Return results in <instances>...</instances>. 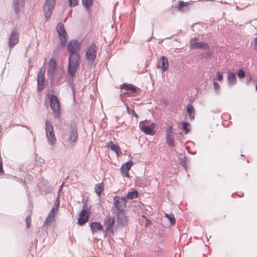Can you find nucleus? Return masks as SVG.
Here are the masks:
<instances>
[{
	"instance_id": "5",
	"label": "nucleus",
	"mask_w": 257,
	"mask_h": 257,
	"mask_svg": "<svg viewBox=\"0 0 257 257\" xmlns=\"http://www.w3.org/2000/svg\"><path fill=\"white\" fill-rule=\"evenodd\" d=\"M57 31L59 34L60 43L62 46H65L68 40V36L64 26L62 23H60L58 24L57 26Z\"/></svg>"
},
{
	"instance_id": "9",
	"label": "nucleus",
	"mask_w": 257,
	"mask_h": 257,
	"mask_svg": "<svg viewBox=\"0 0 257 257\" xmlns=\"http://www.w3.org/2000/svg\"><path fill=\"white\" fill-rule=\"evenodd\" d=\"M190 48L192 49H202L203 50H208L209 49V46L207 43L205 42H197V39L195 38L191 40Z\"/></svg>"
},
{
	"instance_id": "37",
	"label": "nucleus",
	"mask_w": 257,
	"mask_h": 257,
	"mask_svg": "<svg viewBox=\"0 0 257 257\" xmlns=\"http://www.w3.org/2000/svg\"><path fill=\"white\" fill-rule=\"evenodd\" d=\"M189 126V123L184 122L183 123L182 130H183L184 131H185L186 132V133H188L189 131V130L188 129V127Z\"/></svg>"
},
{
	"instance_id": "20",
	"label": "nucleus",
	"mask_w": 257,
	"mask_h": 257,
	"mask_svg": "<svg viewBox=\"0 0 257 257\" xmlns=\"http://www.w3.org/2000/svg\"><path fill=\"white\" fill-rule=\"evenodd\" d=\"M90 229L93 233L98 231H102L103 229L102 225L98 222H93L90 224Z\"/></svg>"
},
{
	"instance_id": "29",
	"label": "nucleus",
	"mask_w": 257,
	"mask_h": 257,
	"mask_svg": "<svg viewBox=\"0 0 257 257\" xmlns=\"http://www.w3.org/2000/svg\"><path fill=\"white\" fill-rule=\"evenodd\" d=\"M138 196V192L137 191H133L128 192L126 195V198L129 199H132L136 198Z\"/></svg>"
},
{
	"instance_id": "36",
	"label": "nucleus",
	"mask_w": 257,
	"mask_h": 257,
	"mask_svg": "<svg viewBox=\"0 0 257 257\" xmlns=\"http://www.w3.org/2000/svg\"><path fill=\"white\" fill-rule=\"evenodd\" d=\"M58 210H57V208H55L54 207H53L52 209L50 210V211L49 213V215H51L52 216L55 217V215L57 212Z\"/></svg>"
},
{
	"instance_id": "42",
	"label": "nucleus",
	"mask_w": 257,
	"mask_h": 257,
	"mask_svg": "<svg viewBox=\"0 0 257 257\" xmlns=\"http://www.w3.org/2000/svg\"><path fill=\"white\" fill-rule=\"evenodd\" d=\"M253 49L254 50H257V37L254 39Z\"/></svg>"
},
{
	"instance_id": "18",
	"label": "nucleus",
	"mask_w": 257,
	"mask_h": 257,
	"mask_svg": "<svg viewBox=\"0 0 257 257\" xmlns=\"http://www.w3.org/2000/svg\"><path fill=\"white\" fill-rule=\"evenodd\" d=\"M157 67L161 68L162 71H165L168 69L169 67V63L167 58L163 56L161 59L158 61L157 64Z\"/></svg>"
},
{
	"instance_id": "3",
	"label": "nucleus",
	"mask_w": 257,
	"mask_h": 257,
	"mask_svg": "<svg viewBox=\"0 0 257 257\" xmlns=\"http://www.w3.org/2000/svg\"><path fill=\"white\" fill-rule=\"evenodd\" d=\"M148 122L149 121L148 120L141 121L139 123V127L145 134L153 136L156 134V131L154 130L156 124L153 122L150 125H148L147 124Z\"/></svg>"
},
{
	"instance_id": "15",
	"label": "nucleus",
	"mask_w": 257,
	"mask_h": 257,
	"mask_svg": "<svg viewBox=\"0 0 257 257\" xmlns=\"http://www.w3.org/2000/svg\"><path fill=\"white\" fill-rule=\"evenodd\" d=\"M89 218V213L86 209L82 210L79 214L78 223L83 225L88 222Z\"/></svg>"
},
{
	"instance_id": "7",
	"label": "nucleus",
	"mask_w": 257,
	"mask_h": 257,
	"mask_svg": "<svg viewBox=\"0 0 257 257\" xmlns=\"http://www.w3.org/2000/svg\"><path fill=\"white\" fill-rule=\"evenodd\" d=\"M97 47L95 44H91L86 51V57L87 61L93 63L97 54Z\"/></svg>"
},
{
	"instance_id": "22",
	"label": "nucleus",
	"mask_w": 257,
	"mask_h": 257,
	"mask_svg": "<svg viewBox=\"0 0 257 257\" xmlns=\"http://www.w3.org/2000/svg\"><path fill=\"white\" fill-rule=\"evenodd\" d=\"M53 9L54 8L52 7L51 6L47 4H45L44 6V13L45 17L47 19H48L51 17Z\"/></svg>"
},
{
	"instance_id": "6",
	"label": "nucleus",
	"mask_w": 257,
	"mask_h": 257,
	"mask_svg": "<svg viewBox=\"0 0 257 257\" xmlns=\"http://www.w3.org/2000/svg\"><path fill=\"white\" fill-rule=\"evenodd\" d=\"M120 89L124 90L123 94H128L130 96H135L140 90L139 88L136 87L132 84H123L120 85Z\"/></svg>"
},
{
	"instance_id": "31",
	"label": "nucleus",
	"mask_w": 257,
	"mask_h": 257,
	"mask_svg": "<svg viewBox=\"0 0 257 257\" xmlns=\"http://www.w3.org/2000/svg\"><path fill=\"white\" fill-rule=\"evenodd\" d=\"M93 2V0H82V4L87 9L92 6Z\"/></svg>"
},
{
	"instance_id": "30",
	"label": "nucleus",
	"mask_w": 257,
	"mask_h": 257,
	"mask_svg": "<svg viewBox=\"0 0 257 257\" xmlns=\"http://www.w3.org/2000/svg\"><path fill=\"white\" fill-rule=\"evenodd\" d=\"M165 216L169 219V220L170 221V224L171 225H174L175 224L176 219L173 214L171 213L169 214L166 213Z\"/></svg>"
},
{
	"instance_id": "23",
	"label": "nucleus",
	"mask_w": 257,
	"mask_h": 257,
	"mask_svg": "<svg viewBox=\"0 0 257 257\" xmlns=\"http://www.w3.org/2000/svg\"><path fill=\"white\" fill-rule=\"evenodd\" d=\"M56 67V63L54 59H51L49 61L48 67V73L52 75L55 71Z\"/></svg>"
},
{
	"instance_id": "40",
	"label": "nucleus",
	"mask_w": 257,
	"mask_h": 257,
	"mask_svg": "<svg viewBox=\"0 0 257 257\" xmlns=\"http://www.w3.org/2000/svg\"><path fill=\"white\" fill-rule=\"evenodd\" d=\"M216 75H217L218 80L221 81L223 80V75L221 72H217Z\"/></svg>"
},
{
	"instance_id": "14",
	"label": "nucleus",
	"mask_w": 257,
	"mask_h": 257,
	"mask_svg": "<svg viewBox=\"0 0 257 257\" xmlns=\"http://www.w3.org/2000/svg\"><path fill=\"white\" fill-rule=\"evenodd\" d=\"M45 68L42 67L38 74L37 77L38 89L39 90H42L45 87Z\"/></svg>"
},
{
	"instance_id": "33",
	"label": "nucleus",
	"mask_w": 257,
	"mask_h": 257,
	"mask_svg": "<svg viewBox=\"0 0 257 257\" xmlns=\"http://www.w3.org/2000/svg\"><path fill=\"white\" fill-rule=\"evenodd\" d=\"M237 75L240 79H242L245 77V72L242 69H239L237 72Z\"/></svg>"
},
{
	"instance_id": "17",
	"label": "nucleus",
	"mask_w": 257,
	"mask_h": 257,
	"mask_svg": "<svg viewBox=\"0 0 257 257\" xmlns=\"http://www.w3.org/2000/svg\"><path fill=\"white\" fill-rule=\"evenodd\" d=\"M166 142L169 146H174V135H173V127L169 126L166 130Z\"/></svg>"
},
{
	"instance_id": "26",
	"label": "nucleus",
	"mask_w": 257,
	"mask_h": 257,
	"mask_svg": "<svg viewBox=\"0 0 257 257\" xmlns=\"http://www.w3.org/2000/svg\"><path fill=\"white\" fill-rule=\"evenodd\" d=\"M178 4L177 6V8L179 11H184L185 10L188 9L189 5L190 4L189 2H184L183 1H178Z\"/></svg>"
},
{
	"instance_id": "4",
	"label": "nucleus",
	"mask_w": 257,
	"mask_h": 257,
	"mask_svg": "<svg viewBox=\"0 0 257 257\" xmlns=\"http://www.w3.org/2000/svg\"><path fill=\"white\" fill-rule=\"evenodd\" d=\"M50 104L55 116L56 117H59L60 113V104L56 95H51L50 98Z\"/></svg>"
},
{
	"instance_id": "1",
	"label": "nucleus",
	"mask_w": 257,
	"mask_h": 257,
	"mask_svg": "<svg viewBox=\"0 0 257 257\" xmlns=\"http://www.w3.org/2000/svg\"><path fill=\"white\" fill-rule=\"evenodd\" d=\"M80 63V56L79 53L70 54L68 71L70 75L74 76Z\"/></svg>"
},
{
	"instance_id": "34",
	"label": "nucleus",
	"mask_w": 257,
	"mask_h": 257,
	"mask_svg": "<svg viewBox=\"0 0 257 257\" xmlns=\"http://www.w3.org/2000/svg\"><path fill=\"white\" fill-rule=\"evenodd\" d=\"M127 111L129 114H132V115H134L136 118H138L139 117L138 115L136 113L134 109H131L127 107Z\"/></svg>"
},
{
	"instance_id": "8",
	"label": "nucleus",
	"mask_w": 257,
	"mask_h": 257,
	"mask_svg": "<svg viewBox=\"0 0 257 257\" xmlns=\"http://www.w3.org/2000/svg\"><path fill=\"white\" fill-rule=\"evenodd\" d=\"M126 200L124 197H120L116 196L113 199V204L117 209V212L124 211V209L126 207Z\"/></svg>"
},
{
	"instance_id": "45",
	"label": "nucleus",
	"mask_w": 257,
	"mask_h": 257,
	"mask_svg": "<svg viewBox=\"0 0 257 257\" xmlns=\"http://www.w3.org/2000/svg\"><path fill=\"white\" fill-rule=\"evenodd\" d=\"M255 90L257 91V84L255 85Z\"/></svg>"
},
{
	"instance_id": "32",
	"label": "nucleus",
	"mask_w": 257,
	"mask_h": 257,
	"mask_svg": "<svg viewBox=\"0 0 257 257\" xmlns=\"http://www.w3.org/2000/svg\"><path fill=\"white\" fill-rule=\"evenodd\" d=\"M70 7H74L77 6L79 4V0H68Z\"/></svg>"
},
{
	"instance_id": "12",
	"label": "nucleus",
	"mask_w": 257,
	"mask_h": 257,
	"mask_svg": "<svg viewBox=\"0 0 257 257\" xmlns=\"http://www.w3.org/2000/svg\"><path fill=\"white\" fill-rule=\"evenodd\" d=\"M80 49V44L76 40H71L67 44V49L70 54L79 53L78 51Z\"/></svg>"
},
{
	"instance_id": "13",
	"label": "nucleus",
	"mask_w": 257,
	"mask_h": 257,
	"mask_svg": "<svg viewBox=\"0 0 257 257\" xmlns=\"http://www.w3.org/2000/svg\"><path fill=\"white\" fill-rule=\"evenodd\" d=\"M117 225L119 227H123L127 224V217L124 211L117 212Z\"/></svg>"
},
{
	"instance_id": "24",
	"label": "nucleus",
	"mask_w": 257,
	"mask_h": 257,
	"mask_svg": "<svg viewBox=\"0 0 257 257\" xmlns=\"http://www.w3.org/2000/svg\"><path fill=\"white\" fill-rule=\"evenodd\" d=\"M107 145L108 147L114 151L117 156H120L122 154L120 148L118 145L113 144L112 142L108 143Z\"/></svg>"
},
{
	"instance_id": "21",
	"label": "nucleus",
	"mask_w": 257,
	"mask_h": 257,
	"mask_svg": "<svg viewBox=\"0 0 257 257\" xmlns=\"http://www.w3.org/2000/svg\"><path fill=\"white\" fill-rule=\"evenodd\" d=\"M78 139V134L76 127L72 128L69 136V142L71 144L75 142Z\"/></svg>"
},
{
	"instance_id": "28",
	"label": "nucleus",
	"mask_w": 257,
	"mask_h": 257,
	"mask_svg": "<svg viewBox=\"0 0 257 257\" xmlns=\"http://www.w3.org/2000/svg\"><path fill=\"white\" fill-rule=\"evenodd\" d=\"M54 219H55L54 217L48 215V216L47 217L46 219L45 220V222L43 224V226H44L45 225H46V226L51 225L52 224L53 222L54 221Z\"/></svg>"
},
{
	"instance_id": "10",
	"label": "nucleus",
	"mask_w": 257,
	"mask_h": 257,
	"mask_svg": "<svg viewBox=\"0 0 257 257\" xmlns=\"http://www.w3.org/2000/svg\"><path fill=\"white\" fill-rule=\"evenodd\" d=\"M9 47L10 49H13V47L19 43V33L17 32L16 29H13L10 35L9 39Z\"/></svg>"
},
{
	"instance_id": "2",
	"label": "nucleus",
	"mask_w": 257,
	"mask_h": 257,
	"mask_svg": "<svg viewBox=\"0 0 257 257\" xmlns=\"http://www.w3.org/2000/svg\"><path fill=\"white\" fill-rule=\"evenodd\" d=\"M45 131L49 143L52 145H54L56 141V139L52 124L48 120L45 122Z\"/></svg>"
},
{
	"instance_id": "44",
	"label": "nucleus",
	"mask_w": 257,
	"mask_h": 257,
	"mask_svg": "<svg viewBox=\"0 0 257 257\" xmlns=\"http://www.w3.org/2000/svg\"><path fill=\"white\" fill-rule=\"evenodd\" d=\"M251 77H250L249 78H247V80H246L247 83H249L251 81Z\"/></svg>"
},
{
	"instance_id": "27",
	"label": "nucleus",
	"mask_w": 257,
	"mask_h": 257,
	"mask_svg": "<svg viewBox=\"0 0 257 257\" xmlns=\"http://www.w3.org/2000/svg\"><path fill=\"white\" fill-rule=\"evenodd\" d=\"M187 111L189 115L190 119L191 120L194 119L195 110L193 106L191 104H188L187 105Z\"/></svg>"
},
{
	"instance_id": "11",
	"label": "nucleus",
	"mask_w": 257,
	"mask_h": 257,
	"mask_svg": "<svg viewBox=\"0 0 257 257\" xmlns=\"http://www.w3.org/2000/svg\"><path fill=\"white\" fill-rule=\"evenodd\" d=\"M115 222L114 216H108L104 221V224L105 226L106 230L108 232L113 234V226Z\"/></svg>"
},
{
	"instance_id": "38",
	"label": "nucleus",
	"mask_w": 257,
	"mask_h": 257,
	"mask_svg": "<svg viewBox=\"0 0 257 257\" xmlns=\"http://www.w3.org/2000/svg\"><path fill=\"white\" fill-rule=\"evenodd\" d=\"M31 223V216H28L26 218V225H27V227L28 228L30 227Z\"/></svg>"
},
{
	"instance_id": "43",
	"label": "nucleus",
	"mask_w": 257,
	"mask_h": 257,
	"mask_svg": "<svg viewBox=\"0 0 257 257\" xmlns=\"http://www.w3.org/2000/svg\"><path fill=\"white\" fill-rule=\"evenodd\" d=\"M146 224H145L146 227H148L149 225H150L152 224L151 220H149V219H146Z\"/></svg>"
},
{
	"instance_id": "46",
	"label": "nucleus",
	"mask_w": 257,
	"mask_h": 257,
	"mask_svg": "<svg viewBox=\"0 0 257 257\" xmlns=\"http://www.w3.org/2000/svg\"><path fill=\"white\" fill-rule=\"evenodd\" d=\"M142 217H143V218H145V217H146L145 215H143V216H142Z\"/></svg>"
},
{
	"instance_id": "41",
	"label": "nucleus",
	"mask_w": 257,
	"mask_h": 257,
	"mask_svg": "<svg viewBox=\"0 0 257 257\" xmlns=\"http://www.w3.org/2000/svg\"><path fill=\"white\" fill-rule=\"evenodd\" d=\"M53 207H54L55 208H57V210H58L59 207V201L58 200L55 201Z\"/></svg>"
},
{
	"instance_id": "25",
	"label": "nucleus",
	"mask_w": 257,
	"mask_h": 257,
	"mask_svg": "<svg viewBox=\"0 0 257 257\" xmlns=\"http://www.w3.org/2000/svg\"><path fill=\"white\" fill-rule=\"evenodd\" d=\"M104 190V184L103 182H102L99 183H97L95 185L94 190L95 192L97 194V195L100 196L101 194V193Z\"/></svg>"
},
{
	"instance_id": "35",
	"label": "nucleus",
	"mask_w": 257,
	"mask_h": 257,
	"mask_svg": "<svg viewBox=\"0 0 257 257\" xmlns=\"http://www.w3.org/2000/svg\"><path fill=\"white\" fill-rule=\"evenodd\" d=\"M45 4L54 8L56 4V0H46Z\"/></svg>"
},
{
	"instance_id": "19",
	"label": "nucleus",
	"mask_w": 257,
	"mask_h": 257,
	"mask_svg": "<svg viewBox=\"0 0 257 257\" xmlns=\"http://www.w3.org/2000/svg\"><path fill=\"white\" fill-rule=\"evenodd\" d=\"M227 79L228 84L229 86H232V85H234L236 83V81H237L236 77L235 76V73H234L233 72H232L231 71H228L227 72Z\"/></svg>"
},
{
	"instance_id": "39",
	"label": "nucleus",
	"mask_w": 257,
	"mask_h": 257,
	"mask_svg": "<svg viewBox=\"0 0 257 257\" xmlns=\"http://www.w3.org/2000/svg\"><path fill=\"white\" fill-rule=\"evenodd\" d=\"M213 86H214V88L216 91H219L220 87L219 84L217 82H213Z\"/></svg>"
},
{
	"instance_id": "16",
	"label": "nucleus",
	"mask_w": 257,
	"mask_h": 257,
	"mask_svg": "<svg viewBox=\"0 0 257 257\" xmlns=\"http://www.w3.org/2000/svg\"><path fill=\"white\" fill-rule=\"evenodd\" d=\"M134 163L132 161H129L123 164L120 169V172L122 175L124 176L129 178L130 175L128 171L131 169Z\"/></svg>"
}]
</instances>
